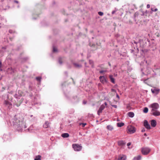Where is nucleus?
Segmentation results:
<instances>
[{"label":"nucleus","mask_w":160,"mask_h":160,"mask_svg":"<svg viewBox=\"0 0 160 160\" xmlns=\"http://www.w3.org/2000/svg\"><path fill=\"white\" fill-rule=\"evenodd\" d=\"M106 71L102 70V71H100V73H102L103 72H105Z\"/></svg>","instance_id":"32"},{"label":"nucleus","mask_w":160,"mask_h":160,"mask_svg":"<svg viewBox=\"0 0 160 160\" xmlns=\"http://www.w3.org/2000/svg\"><path fill=\"white\" fill-rule=\"evenodd\" d=\"M151 10H152V11H153V9H152V8L151 9Z\"/></svg>","instance_id":"44"},{"label":"nucleus","mask_w":160,"mask_h":160,"mask_svg":"<svg viewBox=\"0 0 160 160\" xmlns=\"http://www.w3.org/2000/svg\"><path fill=\"white\" fill-rule=\"evenodd\" d=\"M127 158V157L125 155H120L119 156L118 160H125Z\"/></svg>","instance_id":"10"},{"label":"nucleus","mask_w":160,"mask_h":160,"mask_svg":"<svg viewBox=\"0 0 160 160\" xmlns=\"http://www.w3.org/2000/svg\"><path fill=\"white\" fill-rule=\"evenodd\" d=\"M152 114L155 116H160V112L157 110H154V111H151Z\"/></svg>","instance_id":"9"},{"label":"nucleus","mask_w":160,"mask_h":160,"mask_svg":"<svg viewBox=\"0 0 160 160\" xmlns=\"http://www.w3.org/2000/svg\"><path fill=\"white\" fill-rule=\"evenodd\" d=\"M111 82L113 83H115V81L114 78L112 77V75H110L109 76Z\"/></svg>","instance_id":"19"},{"label":"nucleus","mask_w":160,"mask_h":160,"mask_svg":"<svg viewBox=\"0 0 160 160\" xmlns=\"http://www.w3.org/2000/svg\"><path fill=\"white\" fill-rule=\"evenodd\" d=\"M72 147L74 150L76 151H80L82 148V146L76 144H72Z\"/></svg>","instance_id":"4"},{"label":"nucleus","mask_w":160,"mask_h":160,"mask_svg":"<svg viewBox=\"0 0 160 160\" xmlns=\"http://www.w3.org/2000/svg\"><path fill=\"white\" fill-rule=\"evenodd\" d=\"M105 108V106L104 104H102L101 105L98 111V115H99L102 113V111Z\"/></svg>","instance_id":"8"},{"label":"nucleus","mask_w":160,"mask_h":160,"mask_svg":"<svg viewBox=\"0 0 160 160\" xmlns=\"http://www.w3.org/2000/svg\"><path fill=\"white\" fill-rule=\"evenodd\" d=\"M131 145V142H128L127 143V146H130V145Z\"/></svg>","instance_id":"33"},{"label":"nucleus","mask_w":160,"mask_h":160,"mask_svg":"<svg viewBox=\"0 0 160 160\" xmlns=\"http://www.w3.org/2000/svg\"><path fill=\"white\" fill-rule=\"evenodd\" d=\"M124 125L123 123H117V126L118 127H121L123 126Z\"/></svg>","instance_id":"21"},{"label":"nucleus","mask_w":160,"mask_h":160,"mask_svg":"<svg viewBox=\"0 0 160 160\" xmlns=\"http://www.w3.org/2000/svg\"><path fill=\"white\" fill-rule=\"evenodd\" d=\"M118 144L119 146H123L125 145L126 143L123 141L120 140L118 142Z\"/></svg>","instance_id":"13"},{"label":"nucleus","mask_w":160,"mask_h":160,"mask_svg":"<svg viewBox=\"0 0 160 160\" xmlns=\"http://www.w3.org/2000/svg\"><path fill=\"white\" fill-rule=\"evenodd\" d=\"M143 112H144V113H147L148 111V109L147 108H144V109L143 110Z\"/></svg>","instance_id":"24"},{"label":"nucleus","mask_w":160,"mask_h":160,"mask_svg":"<svg viewBox=\"0 0 160 160\" xmlns=\"http://www.w3.org/2000/svg\"><path fill=\"white\" fill-rule=\"evenodd\" d=\"M2 66V62H0V71H2V70L1 69Z\"/></svg>","instance_id":"30"},{"label":"nucleus","mask_w":160,"mask_h":160,"mask_svg":"<svg viewBox=\"0 0 160 160\" xmlns=\"http://www.w3.org/2000/svg\"><path fill=\"white\" fill-rule=\"evenodd\" d=\"M34 160H41V156L38 155L36 156Z\"/></svg>","instance_id":"22"},{"label":"nucleus","mask_w":160,"mask_h":160,"mask_svg":"<svg viewBox=\"0 0 160 160\" xmlns=\"http://www.w3.org/2000/svg\"><path fill=\"white\" fill-rule=\"evenodd\" d=\"M89 63L92 66V67L93 66V62L91 60H89Z\"/></svg>","instance_id":"27"},{"label":"nucleus","mask_w":160,"mask_h":160,"mask_svg":"<svg viewBox=\"0 0 160 160\" xmlns=\"http://www.w3.org/2000/svg\"><path fill=\"white\" fill-rule=\"evenodd\" d=\"M144 135L145 136H147V134L146 133H144Z\"/></svg>","instance_id":"41"},{"label":"nucleus","mask_w":160,"mask_h":160,"mask_svg":"<svg viewBox=\"0 0 160 160\" xmlns=\"http://www.w3.org/2000/svg\"><path fill=\"white\" fill-rule=\"evenodd\" d=\"M53 51L54 52H56L57 51V49L56 48L53 47Z\"/></svg>","instance_id":"26"},{"label":"nucleus","mask_w":160,"mask_h":160,"mask_svg":"<svg viewBox=\"0 0 160 160\" xmlns=\"http://www.w3.org/2000/svg\"><path fill=\"white\" fill-rule=\"evenodd\" d=\"M151 91L153 93L157 94L159 92L160 89L156 87H153V88L151 89Z\"/></svg>","instance_id":"7"},{"label":"nucleus","mask_w":160,"mask_h":160,"mask_svg":"<svg viewBox=\"0 0 160 160\" xmlns=\"http://www.w3.org/2000/svg\"><path fill=\"white\" fill-rule=\"evenodd\" d=\"M10 100L9 96L8 95L7 98L5 99L3 103L5 107L9 108L10 106Z\"/></svg>","instance_id":"6"},{"label":"nucleus","mask_w":160,"mask_h":160,"mask_svg":"<svg viewBox=\"0 0 160 160\" xmlns=\"http://www.w3.org/2000/svg\"><path fill=\"white\" fill-rule=\"evenodd\" d=\"M112 106L114 108H117V106L116 105H112Z\"/></svg>","instance_id":"31"},{"label":"nucleus","mask_w":160,"mask_h":160,"mask_svg":"<svg viewBox=\"0 0 160 160\" xmlns=\"http://www.w3.org/2000/svg\"><path fill=\"white\" fill-rule=\"evenodd\" d=\"M80 125H82V127H84L86 125V123H82L80 124Z\"/></svg>","instance_id":"29"},{"label":"nucleus","mask_w":160,"mask_h":160,"mask_svg":"<svg viewBox=\"0 0 160 160\" xmlns=\"http://www.w3.org/2000/svg\"><path fill=\"white\" fill-rule=\"evenodd\" d=\"M107 128L110 131H112L113 129V127L111 125H109L107 126Z\"/></svg>","instance_id":"17"},{"label":"nucleus","mask_w":160,"mask_h":160,"mask_svg":"<svg viewBox=\"0 0 160 160\" xmlns=\"http://www.w3.org/2000/svg\"><path fill=\"white\" fill-rule=\"evenodd\" d=\"M147 8H149L150 7V5L149 4H148L147 6Z\"/></svg>","instance_id":"35"},{"label":"nucleus","mask_w":160,"mask_h":160,"mask_svg":"<svg viewBox=\"0 0 160 160\" xmlns=\"http://www.w3.org/2000/svg\"><path fill=\"white\" fill-rule=\"evenodd\" d=\"M13 122L14 124H16V123H19V125H20L21 127H23V126H24V128H26L24 125L25 123L23 121H20L19 120L17 119H14L13 121Z\"/></svg>","instance_id":"3"},{"label":"nucleus","mask_w":160,"mask_h":160,"mask_svg":"<svg viewBox=\"0 0 160 160\" xmlns=\"http://www.w3.org/2000/svg\"><path fill=\"white\" fill-rule=\"evenodd\" d=\"M127 132L130 134H132L134 133L136 131V128L131 126H128L127 128Z\"/></svg>","instance_id":"1"},{"label":"nucleus","mask_w":160,"mask_h":160,"mask_svg":"<svg viewBox=\"0 0 160 160\" xmlns=\"http://www.w3.org/2000/svg\"><path fill=\"white\" fill-rule=\"evenodd\" d=\"M151 125L153 127H155L156 125V122L155 120H152L151 121Z\"/></svg>","instance_id":"14"},{"label":"nucleus","mask_w":160,"mask_h":160,"mask_svg":"<svg viewBox=\"0 0 160 160\" xmlns=\"http://www.w3.org/2000/svg\"><path fill=\"white\" fill-rule=\"evenodd\" d=\"M150 107L152 108L151 111H154L159 108V105L157 103H154L151 104Z\"/></svg>","instance_id":"2"},{"label":"nucleus","mask_w":160,"mask_h":160,"mask_svg":"<svg viewBox=\"0 0 160 160\" xmlns=\"http://www.w3.org/2000/svg\"><path fill=\"white\" fill-rule=\"evenodd\" d=\"M61 136L64 138H68L69 135L68 133H64L62 134Z\"/></svg>","instance_id":"16"},{"label":"nucleus","mask_w":160,"mask_h":160,"mask_svg":"<svg viewBox=\"0 0 160 160\" xmlns=\"http://www.w3.org/2000/svg\"><path fill=\"white\" fill-rule=\"evenodd\" d=\"M116 10H115V11H112V14H114V13H115L116 12Z\"/></svg>","instance_id":"34"},{"label":"nucleus","mask_w":160,"mask_h":160,"mask_svg":"<svg viewBox=\"0 0 160 160\" xmlns=\"http://www.w3.org/2000/svg\"><path fill=\"white\" fill-rule=\"evenodd\" d=\"M99 79L100 82L103 83H105L106 82V80L105 77L104 76H100L99 77Z\"/></svg>","instance_id":"12"},{"label":"nucleus","mask_w":160,"mask_h":160,"mask_svg":"<svg viewBox=\"0 0 160 160\" xmlns=\"http://www.w3.org/2000/svg\"><path fill=\"white\" fill-rule=\"evenodd\" d=\"M15 2H16V3H18V1H15Z\"/></svg>","instance_id":"42"},{"label":"nucleus","mask_w":160,"mask_h":160,"mask_svg":"<svg viewBox=\"0 0 160 160\" xmlns=\"http://www.w3.org/2000/svg\"><path fill=\"white\" fill-rule=\"evenodd\" d=\"M144 126L146 128L148 129H150L151 128L149 124H148L147 121L145 120L144 122Z\"/></svg>","instance_id":"11"},{"label":"nucleus","mask_w":160,"mask_h":160,"mask_svg":"<svg viewBox=\"0 0 160 160\" xmlns=\"http://www.w3.org/2000/svg\"><path fill=\"white\" fill-rule=\"evenodd\" d=\"M83 103H84V104H86V102H83Z\"/></svg>","instance_id":"43"},{"label":"nucleus","mask_w":160,"mask_h":160,"mask_svg":"<svg viewBox=\"0 0 160 160\" xmlns=\"http://www.w3.org/2000/svg\"><path fill=\"white\" fill-rule=\"evenodd\" d=\"M109 66H111V64H110V63H109Z\"/></svg>","instance_id":"45"},{"label":"nucleus","mask_w":160,"mask_h":160,"mask_svg":"<svg viewBox=\"0 0 160 160\" xmlns=\"http://www.w3.org/2000/svg\"><path fill=\"white\" fill-rule=\"evenodd\" d=\"M141 158V156L140 155L138 156L137 157L134 158L133 160H140Z\"/></svg>","instance_id":"20"},{"label":"nucleus","mask_w":160,"mask_h":160,"mask_svg":"<svg viewBox=\"0 0 160 160\" xmlns=\"http://www.w3.org/2000/svg\"><path fill=\"white\" fill-rule=\"evenodd\" d=\"M111 90L112 92H115L116 91L115 90H114V89H111Z\"/></svg>","instance_id":"36"},{"label":"nucleus","mask_w":160,"mask_h":160,"mask_svg":"<svg viewBox=\"0 0 160 160\" xmlns=\"http://www.w3.org/2000/svg\"><path fill=\"white\" fill-rule=\"evenodd\" d=\"M41 78L40 77H38L36 78V79L38 81H40L41 79Z\"/></svg>","instance_id":"28"},{"label":"nucleus","mask_w":160,"mask_h":160,"mask_svg":"<svg viewBox=\"0 0 160 160\" xmlns=\"http://www.w3.org/2000/svg\"><path fill=\"white\" fill-rule=\"evenodd\" d=\"M145 131V129H143L142 130V132H144Z\"/></svg>","instance_id":"39"},{"label":"nucleus","mask_w":160,"mask_h":160,"mask_svg":"<svg viewBox=\"0 0 160 160\" xmlns=\"http://www.w3.org/2000/svg\"><path fill=\"white\" fill-rule=\"evenodd\" d=\"M74 66L75 67L77 68H79L81 67V65H79L77 63H74Z\"/></svg>","instance_id":"23"},{"label":"nucleus","mask_w":160,"mask_h":160,"mask_svg":"<svg viewBox=\"0 0 160 160\" xmlns=\"http://www.w3.org/2000/svg\"><path fill=\"white\" fill-rule=\"evenodd\" d=\"M107 103L105 102L104 104V105L105 106V107L107 105Z\"/></svg>","instance_id":"38"},{"label":"nucleus","mask_w":160,"mask_h":160,"mask_svg":"<svg viewBox=\"0 0 160 160\" xmlns=\"http://www.w3.org/2000/svg\"><path fill=\"white\" fill-rule=\"evenodd\" d=\"M157 10H158V9H157V8H156V9H155V10H154V11L156 12V11H157Z\"/></svg>","instance_id":"40"},{"label":"nucleus","mask_w":160,"mask_h":160,"mask_svg":"<svg viewBox=\"0 0 160 160\" xmlns=\"http://www.w3.org/2000/svg\"><path fill=\"white\" fill-rule=\"evenodd\" d=\"M98 14L100 16H102L103 15V12H98Z\"/></svg>","instance_id":"25"},{"label":"nucleus","mask_w":160,"mask_h":160,"mask_svg":"<svg viewBox=\"0 0 160 160\" xmlns=\"http://www.w3.org/2000/svg\"><path fill=\"white\" fill-rule=\"evenodd\" d=\"M116 97L117 98H118V99L119 98V95L118 94H117V95H116Z\"/></svg>","instance_id":"37"},{"label":"nucleus","mask_w":160,"mask_h":160,"mask_svg":"<svg viewBox=\"0 0 160 160\" xmlns=\"http://www.w3.org/2000/svg\"><path fill=\"white\" fill-rule=\"evenodd\" d=\"M49 123L48 121H46L43 125V127L44 128H47L49 127Z\"/></svg>","instance_id":"15"},{"label":"nucleus","mask_w":160,"mask_h":160,"mask_svg":"<svg viewBox=\"0 0 160 160\" xmlns=\"http://www.w3.org/2000/svg\"><path fill=\"white\" fill-rule=\"evenodd\" d=\"M142 152L143 155H146L148 154L150 151V149L147 147L143 148L142 149Z\"/></svg>","instance_id":"5"},{"label":"nucleus","mask_w":160,"mask_h":160,"mask_svg":"<svg viewBox=\"0 0 160 160\" xmlns=\"http://www.w3.org/2000/svg\"><path fill=\"white\" fill-rule=\"evenodd\" d=\"M128 115L129 117L132 118L134 116V114L133 112H130L128 113Z\"/></svg>","instance_id":"18"}]
</instances>
